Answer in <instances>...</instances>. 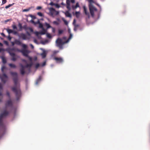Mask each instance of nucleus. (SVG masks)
<instances>
[{"label":"nucleus","instance_id":"obj_64","mask_svg":"<svg viewBox=\"0 0 150 150\" xmlns=\"http://www.w3.org/2000/svg\"><path fill=\"white\" fill-rule=\"evenodd\" d=\"M29 59L30 61H32V58L31 57H29Z\"/></svg>","mask_w":150,"mask_h":150},{"label":"nucleus","instance_id":"obj_27","mask_svg":"<svg viewBox=\"0 0 150 150\" xmlns=\"http://www.w3.org/2000/svg\"><path fill=\"white\" fill-rule=\"evenodd\" d=\"M16 50V49L15 48H12L10 49L9 50V52H11L13 51H15Z\"/></svg>","mask_w":150,"mask_h":150},{"label":"nucleus","instance_id":"obj_21","mask_svg":"<svg viewBox=\"0 0 150 150\" xmlns=\"http://www.w3.org/2000/svg\"><path fill=\"white\" fill-rule=\"evenodd\" d=\"M41 80V76H40L39 78L37 79L36 82V84H38V83Z\"/></svg>","mask_w":150,"mask_h":150},{"label":"nucleus","instance_id":"obj_25","mask_svg":"<svg viewBox=\"0 0 150 150\" xmlns=\"http://www.w3.org/2000/svg\"><path fill=\"white\" fill-rule=\"evenodd\" d=\"M6 30L7 32L9 34L12 33L13 32V30L9 29H6Z\"/></svg>","mask_w":150,"mask_h":150},{"label":"nucleus","instance_id":"obj_8","mask_svg":"<svg viewBox=\"0 0 150 150\" xmlns=\"http://www.w3.org/2000/svg\"><path fill=\"white\" fill-rule=\"evenodd\" d=\"M56 42L57 44V46L59 47H61L63 44L62 40L59 38H58Z\"/></svg>","mask_w":150,"mask_h":150},{"label":"nucleus","instance_id":"obj_10","mask_svg":"<svg viewBox=\"0 0 150 150\" xmlns=\"http://www.w3.org/2000/svg\"><path fill=\"white\" fill-rule=\"evenodd\" d=\"M18 36L20 38H21L23 40H25L27 38L26 35L23 33H21L18 35Z\"/></svg>","mask_w":150,"mask_h":150},{"label":"nucleus","instance_id":"obj_34","mask_svg":"<svg viewBox=\"0 0 150 150\" xmlns=\"http://www.w3.org/2000/svg\"><path fill=\"white\" fill-rule=\"evenodd\" d=\"M30 8H29L28 9H24L23 10V12H27L30 10Z\"/></svg>","mask_w":150,"mask_h":150},{"label":"nucleus","instance_id":"obj_4","mask_svg":"<svg viewBox=\"0 0 150 150\" xmlns=\"http://www.w3.org/2000/svg\"><path fill=\"white\" fill-rule=\"evenodd\" d=\"M0 79L1 82L3 83H5L8 80V77L5 73H3L1 75H0Z\"/></svg>","mask_w":150,"mask_h":150},{"label":"nucleus","instance_id":"obj_24","mask_svg":"<svg viewBox=\"0 0 150 150\" xmlns=\"http://www.w3.org/2000/svg\"><path fill=\"white\" fill-rule=\"evenodd\" d=\"M1 58L2 62L4 64L6 63V59L3 57H2Z\"/></svg>","mask_w":150,"mask_h":150},{"label":"nucleus","instance_id":"obj_20","mask_svg":"<svg viewBox=\"0 0 150 150\" xmlns=\"http://www.w3.org/2000/svg\"><path fill=\"white\" fill-rule=\"evenodd\" d=\"M67 8L69 10H70L71 9V8L70 7V3L69 2H68L67 1Z\"/></svg>","mask_w":150,"mask_h":150},{"label":"nucleus","instance_id":"obj_9","mask_svg":"<svg viewBox=\"0 0 150 150\" xmlns=\"http://www.w3.org/2000/svg\"><path fill=\"white\" fill-rule=\"evenodd\" d=\"M20 51L21 53H22L24 56L27 57H28V52L27 50H23Z\"/></svg>","mask_w":150,"mask_h":150},{"label":"nucleus","instance_id":"obj_42","mask_svg":"<svg viewBox=\"0 0 150 150\" xmlns=\"http://www.w3.org/2000/svg\"><path fill=\"white\" fill-rule=\"evenodd\" d=\"M54 13L55 15H57L59 14V12L57 11H56L55 10Z\"/></svg>","mask_w":150,"mask_h":150},{"label":"nucleus","instance_id":"obj_43","mask_svg":"<svg viewBox=\"0 0 150 150\" xmlns=\"http://www.w3.org/2000/svg\"><path fill=\"white\" fill-rule=\"evenodd\" d=\"M7 2L6 0H3L2 1V4H5Z\"/></svg>","mask_w":150,"mask_h":150},{"label":"nucleus","instance_id":"obj_23","mask_svg":"<svg viewBox=\"0 0 150 150\" xmlns=\"http://www.w3.org/2000/svg\"><path fill=\"white\" fill-rule=\"evenodd\" d=\"M41 55L42 57L43 58H44L46 57V53H45V52H44L42 53L41 54Z\"/></svg>","mask_w":150,"mask_h":150},{"label":"nucleus","instance_id":"obj_5","mask_svg":"<svg viewBox=\"0 0 150 150\" xmlns=\"http://www.w3.org/2000/svg\"><path fill=\"white\" fill-rule=\"evenodd\" d=\"M9 54L12 57L11 60L13 61H16L18 57L16 56L15 54L14 53L9 52Z\"/></svg>","mask_w":150,"mask_h":150},{"label":"nucleus","instance_id":"obj_22","mask_svg":"<svg viewBox=\"0 0 150 150\" xmlns=\"http://www.w3.org/2000/svg\"><path fill=\"white\" fill-rule=\"evenodd\" d=\"M8 65L10 67L12 68H15L16 67V65L13 64H8Z\"/></svg>","mask_w":150,"mask_h":150},{"label":"nucleus","instance_id":"obj_1","mask_svg":"<svg viewBox=\"0 0 150 150\" xmlns=\"http://www.w3.org/2000/svg\"><path fill=\"white\" fill-rule=\"evenodd\" d=\"M11 75L13 77V81L15 86L12 88V91L15 93L17 100H18L21 95V92L20 89L17 88L18 84V78L17 74L16 72H11Z\"/></svg>","mask_w":150,"mask_h":150},{"label":"nucleus","instance_id":"obj_29","mask_svg":"<svg viewBox=\"0 0 150 150\" xmlns=\"http://www.w3.org/2000/svg\"><path fill=\"white\" fill-rule=\"evenodd\" d=\"M18 26L20 28V30H21L23 28V26L22 25V24L20 23H19L18 24Z\"/></svg>","mask_w":150,"mask_h":150},{"label":"nucleus","instance_id":"obj_2","mask_svg":"<svg viewBox=\"0 0 150 150\" xmlns=\"http://www.w3.org/2000/svg\"><path fill=\"white\" fill-rule=\"evenodd\" d=\"M88 1L89 3L88 6L90 13L92 16L93 17L94 16V12L97 11V9L93 5V3L95 4V2L93 0H88Z\"/></svg>","mask_w":150,"mask_h":150},{"label":"nucleus","instance_id":"obj_35","mask_svg":"<svg viewBox=\"0 0 150 150\" xmlns=\"http://www.w3.org/2000/svg\"><path fill=\"white\" fill-rule=\"evenodd\" d=\"M39 27L40 28H43V25L42 24L40 23L39 24Z\"/></svg>","mask_w":150,"mask_h":150},{"label":"nucleus","instance_id":"obj_30","mask_svg":"<svg viewBox=\"0 0 150 150\" xmlns=\"http://www.w3.org/2000/svg\"><path fill=\"white\" fill-rule=\"evenodd\" d=\"M14 3H13L12 4H9L8 5L6 6H5V8L6 9H7L9 8V7L12 6L13 4H14Z\"/></svg>","mask_w":150,"mask_h":150},{"label":"nucleus","instance_id":"obj_26","mask_svg":"<svg viewBox=\"0 0 150 150\" xmlns=\"http://www.w3.org/2000/svg\"><path fill=\"white\" fill-rule=\"evenodd\" d=\"M80 12H79L76 11L75 12V15L77 18L79 17Z\"/></svg>","mask_w":150,"mask_h":150},{"label":"nucleus","instance_id":"obj_62","mask_svg":"<svg viewBox=\"0 0 150 150\" xmlns=\"http://www.w3.org/2000/svg\"><path fill=\"white\" fill-rule=\"evenodd\" d=\"M3 46V44L1 42H0V47H2Z\"/></svg>","mask_w":150,"mask_h":150},{"label":"nucleus","instance_id":"obj_53","mask_svg":"<svg viewBox=\"0 0 150 150\" xmlns=\"http://www.w3.org/2000/svg\"><path fill=\"white\" fill-rule=\"evenodd\" d=\"M11 44L12 46H14V45L16 44L15 43V41H14V42H12Z\"/></svg>","mask_w":150,"mask_h":150},{"label":"nucleus","instance_id":"obj_28","mask_svg":"<svg viewBox=\"0 0 150 150\" xmlns=\"http://www.w3.org/2000/svg\"><path fill=\"white\" fill-rule=\"evenodd\" d=\"M6 69V67L5 66H3L2 67H1V71L3 73H4V69Z\"/></svg>","mask_w":150,"mask_h":150},{"label":"nucleus","instance_id":"obj_40","mask_svg":"<svg viewBox=\"0 0 150 150\" xmlns=\"http://www.w3.org/2000/svg\"><path fill=\"white\" fill-rule=\"evenodd\" d=\"M38 15L40 16H43V14L41 12H38Z\"/></svg>","mask_w":150,"mask_h":150},{"label":"nucleus","instance_id":"obj_13","mask_svg":"<svg viewBox=\"0 0 150 150\" xmlns=\"http://www.w3.org/2000/svg\"><path fill=\"white\" fill-rule=\"evenodd\" d=\"M66 16L67 17L71 18V16L68 11H67L64 13Z\"/></svg>","mask_w":150,"mask_h":150},{"label":"nucleus","instance_id":"obj_44","mask_svg":"<svg viewBox=\"0 0 150 150\" xmlns=\"http://www.w3.org/2000/svg\"><path fill=\"white\" fill-rule=\"evenodd\" d=\"M12 27H13V29H17V28L15 25H13L12 26Z\"/></svg>","mask_w":150,"mask_h":150},{"label":"nucleus","instance_id":"obj_49","mask_svg":"<svg viewBox=\"0 0 150 150\" xmlns=\"http://www.w3.org/2000/svg\"><path fill=\"white\" fill-rule=\"evenodd\" d=\"M41 8H42L40 6H38L37 7L36 9L37 10H40V9H41Z\"/></svg>","mask_w":150,"mask_h":150},{"label":"nucleus","instance_id":"obj_46","mask_svg":"<svg viewBox=\"0 0 150 150\" xmlns=\"http://www.w3.org/2000/svg\"><path fill=\"white\" fill-rule=\"evenodd\" d=\"M14 35H17L18 34V33L16 31H13V32L12 33Z\"/></svg>","mask_w":150,"mask_h":150},{"label":"nucleus","instance_id":"obj_32","mask_svg":"<svg viewBox=\"0 0 150 150\" xmlns=\"http://www.w3.org/2000/svg\"><path fill=\"white\" fill-rule=\"evenodd\" d=\"M46 35H47V37L48 38H52L51 35H50V33H47L46 34Z\"/></svg>","mask_w":150,"mask_h":150},{"label":"nucleus","instance_id":"obj_16","mask_svg":"<svg viewBox=\"0 0 150 150\" xmlns=\"http://www.w3.org/2000/svg\"><path fill=\"white\" fill-rule=\"evenodd\" d=\"M79 7V4L78 2L76 4V5H73L72 6V8L73 10H75L77 8Z\"/></svg>","mask_w":150,"mask_h":150},{"label":"nucleus","instance_id":"obj_50","mask_svg":"<svg viewBox=\"0 0 150 150\" xmlns=\"http://www.w3.org/2000/svg\"><path fill=\"white\" fill-rule=\"evenodd\" d=\"M72 34H70L69 37V40L72 37Z\"/></svg>","mask_w":150,"mask_h":150},{"label":"nucleus","instance_id":"obj_19","mask_svg":"<svg viewBox=\"0 0 150 150\" xmlns=\"http://www.w3.org/2000/svg\"><path fill=\"white\" fill-rule=\"evenodd\" d=\"M45 25L47 29H49L52 28V26H51L49 24L47 23H45Z\"/></svg>","mask_w":150,"mask_h":150},{"label":"nucleus","instance_id":"obj_31","mask_svg":"<svg viewBox=\"0 0 150 150\" xmlns=\"http://www.w3.org/2000/svg\"><path fill=\"white\" fill-rule=\"evenodd\" d=\"M63 32V30H59L58 35H60Z\"/></svg>","mask_w":150,"mask_h":150},{"label":"nucleus","instance_id":"obj_36","mask_svg":"<svg viewBox=\"0 0 150 150\" xmlns=\"http://www.w3.org/2000/svg\"><path fill=\"white\" fill-rule=\"evenodd\" d=\"M51 28L52 29V32L53 33H54L55 32V28H54L52 27V28Z\"/></svg>","mask_w":150,"mask_h":150},{"label":"nucleus","instance_id":"obj_33","mask_svg":"<svg viewBox=\"0 0 150 150\" xmlns=\"http://www.w3.org/2000/svg\"><path fill=\"white\" fill-rule=\"evenodd\" d=\"M3 98L2 94L0 92V102L2 101V99Z\"/></svg>","mask_w":150,"mask_h":150},{"label":"nucleus","instance_id":"obj_57","mask_svg":"<svg viewBox=\"0 0 150 150\" xmlns=\"http://www.w3.org/2000/svg\"><path fill=\"white\" fill-rule=\"evenodd\" d=\"M64 23H65V24H66V25H67V24H68V23H67V21H65H65H64Z\"/></svg>","mask_w":150,"mask_h":150},{"label":"nucleus","instance_id":"obj_59","mask_svg":"<svg viewBox=\"0 0 150 150\" xmlns=\"http://www.w3.org/2000/svg\"><path fill=\"white\" fill-rule=\"evenodd\" d=\"M55 5L57 8H59V6L57 4H55Z\"/></svg>","mask_w":150,"mask_h":150},{"label":"nucleus","instance_id":"obj_60","mask_svg":"<svg viewBox=\"0 0 150 150\" xmlns=\"http://www.w3.org/2000/svg\"><path fill=\"white\" fill-rule=\"evenodd\" d=\"M76 20H75V19H74L73 21V24H74V23H76Z\"/></svg>","mask_w":150,"mask_h":150},{"label":"nucleus","instance_id":"obj_3","mask_svg":"<svg viewBox=\"0 0 150 150\" xmlns=\"http://www.w3.org/2000/svg\"><path fill=\"white\" fill-rule=\"evenodd\" d=\"M9 114V112L6 111H4L0 115V127L4 128V125L3 122L2 118L4 117H6Z\"/></svg>","mask_w":150,"mask_h":150},{"label":"nucleus","instance_id":"obj_48","mask_svg":"<svg viewBox=\"0 0 150 150\" xmlns=\"http://www.w3.org/2000/svg\"><path fill=\"white\" fill-rule=\"evenodd\" d=\"M46 62H45H45H44L42 63V67L44 66H45V64H46Z\"/></svg>","mask_w":150,"mask_h":150},{"label":"nucleus","instance_id":"obj_11","mask_svg":"<svg viewBox=\"0 0 150 150\" xmlns=\"http://www.w3.org/2000/svg\"><path fill=\"white\" fill-rule=\"evenodd\" d=\"M13 104L12 101L11 100H9L5 104V106L6 107H7L8 106H12Z\"/></svg>","mask_w":150,"mask_h":150},{"label":"nucleus","instance_id":"obj_58","mask_svg":"<svg viewBox=\"0 0 150 150\" xmlns=\"http://www.w3.org/2000/svg\"><path fill=\"white\" fill-rule=\"evenodd\" d=\"M4 50V49L2 48H0V52H1Z\"/></svg>","mask_w":150,"mask_h":150},{"label":"nucleus","instance_id":"obj_47","mask_svg":"<svg viewBox=\"0 0 150 150\" xmlns=\"http://www.w3.org/2000/svg\"><path fill=\"white\" fill-rule=\"evenodd\" d=\"M4 43L6 44V45H8V42L7 41H4Z\"/></svg>","mask_w":150,"mask_h":150},{"label":"nucleus","instance_id":"obj_38","mask_svg":"<svg viewBox=\"0 0 150 150\" xmlns=\"http://www.w3.org/2000/svg\"><path fill=\"white\" fill-rule=\"evenodd\" d=\"M21 45H22V46L24 48V49L26 48L27 46L26 45L24 44H22V43Z\"/></svg>","mask_w":150,"mask_h":150},{"label":"nucleus","instance_id":"obj_17","mask_svg":"<svg viewBox=\"0 0 150 150\" xmlns=\"http://www.w3.org/2000/svg\"><path fill=\"white\" fill-rule=\"evenodd\" d=\"M83 10L85 14L86 15L89 16V14L88 12H87V9L85 6L83 7Z\"/></svg>","mask_w":150,"mask_h":150},{"label":"nucleus","instance_id":"obj_6","mask_svg":"<svg viewBox=\"0 0 150 150\" xmlns=\"http://www.w3.org/2000/svg\"><path fill=\"white\" fill-rule=\"evenodd\" d=\"M54 59L57 63H62L64 61L62 57H55Z\"/></svg>","mask_w":150,"mask_h":150},{"label":"nucleus","instance_id":"obj_51","mask_svg":"<svg viewBox=\"0 0 150 150\" xmlns=\"http://www.w3.org/2000/svg\"><path fill=\"white\" fill-rule=\"evenodd\" d=\"M30 17L33 18V19H35V16H33L32 15H31L30 16Z\"/></svg>","mask_w":150,"mask_h":150},{"label":"nucleus","instance_id":"obj_7","mask_svg":"<svg viewBox=\"0 0 150 150\" xmlns=\"http://www.w3.org/2000/svg\"><path fill=\"white\" fill-rule=\"evenodd\" d=\"M20 65L21 67L20 69V71L21 74L23 75L25 73V67L22 64H20Z\"/></svg>","mask_w":150,"mask_h":150},{"label":"nucleus","instance_id":"obj_45","mask_svg":"<svg viewBox=\"0 0 150 150\" xmlns=\"http://www.w3.org/2000/svg\"><path fill=\"white\" fill-rule=\"evenodd\" d=\"M50 4L51 6H54L55 4H54L53 2H51L50 3Z\"/></svg>","mask_w":150,"mask_h":150},{"label":"nucleus","instance_id":"obj_37","mask_svg":"<svg viewBox=\"0 0 150 150\" xmlns=\"http://www.w3.org/2000/svg\"><path fill=\"white\" fill-rule=\"evenodd\" d=\"M53 23L57 25H58L59 24L56 21H54L52 22Z\"/></svg>","mask_w":150,"mask_h":150},{"label":"nucleus","instance_id":"obj_15","mask_svg":"<svg viewBox=\"0 0 150 150\" xmlns=\"http://www.w3.org/2000/svg\"><path fill=\"white\" fill-rule=\"evenodd\" d=\"M15 41L16 44L19 45H22V43L19 40L16 39L15 40Z\"/></svg>","mask_w":150,"mask_h":150},{"label":"nucleus","instance_id":"obj_14","mask_svg":"<svg viewBox=\"0 0 150 150\" xmlns=\"http://www.w3.org/2000/svg\"><path fill=\"white\" fill-rule=\"evenodd\" d=\"M46 32V30H45L43 28V31H42L40 33H39L37 32L35 33V34H36V35H38L39 33H40L41 34H42V35H44L45 33Z\"/></svg>","mask_w":150,"mask_h":150},{"label":"nucleus","instance_id":"obj_52","mask_svg":"<svg viewBox=\"0 0 150 150\" xmlns=\"http://www.w3.org/2000/svg\"><path fill=\"white\" fill-rule=\"evenodd\" d=\"M23 28L24 29H26L27 28V25H25L23 26Z\"/></svg>","mask_w":150,"mask_h":150},{"label":"nucleus","instance_id":"obj_18","mask_svg":"<svg viewBox=\"0 0 150 150\" xmlns=\"http://www.w3.org/2000/svg\"><path fill=\"white\" fill-rule=\"evenodd\" d=\"M33 64V62H31L30 64H28L25 66H24L25 68H28V67L30 68L32 67Z\"/></svg>","mask_w":150,"mask_h":150},{"label":"nucleus","instance_id":"obj_39","mask_svg":"<svg viewBox=\"0 0 150 150\" xmlns=\"http://www.w3.org/2000/svg\"><path fill=\"white\" fill-rule=\"evenodd\" d=\"M40 66V64L39 63H37L35 65V67L36 68H38Z\"/></svg>","mask_w":150,"mask_h":150},{"label":"nucleus","instance_id":"obj_55","mask_svg":"<svg viewBox=\"0 0 150 150\" xmlns=\"http://www.w3.org/2000/svg\"><path fill=\"white\" fill-rule=\"evenodd\" d=\"M30 45L31 46V47L32 49H33L34 48V47L33 46L32 44H30Z\"/></svg>","mask_w":150,"mask_h":150},{"label":"nucleus","instance_id":"obj_12","mask_svg":"<svg viewBox=\"0 0 150 150\" xmlns=\"http://www.w3.org/2000/svg\"><path fill=\"white\" fill-rule=\"evenodd\" d=\"M50 11L51 15L52 16L55 15L54 11L55 9L52 8H50Z\"/></svg>","mask_w":150,"mask_h":150},{"label":"nucleus","instance_id":"obj_63","mask_svg":"<svg viewBox=\"0 0 150 150\" xmlns=\"http://www.w3.org/2000/svg\"><path fill=\"white\" fill-rule=\"evenodd\" d=\"M2 85L0 83V89H2Z\"/></svg>","mask_w":150,"mask_h":150},{"label":"nucleus","instance_id":"obj_54","mask_svg":"<svg viewBox=\"0 0 150 150\" xmlns=\"http://www.w3.org/2000/svg\"><path fill=\"white\" fill-rule=\"evenodd\" d=\"M71 2L72 3H74L75 2V0H71Z\"/></svg>","mask_w":150,"mask_h":150},{"label":"nucleus","instance_id":"obj_41","mask_svg":"<svg viewBox=\"0 0 150 150\" xmlns=\"http://www.w3.org/2000/svg\"><path fill=\"white\" fill-rule=\"evenodd\" d=\"M6 94L8 97H10V95L9 92L8 91H7L6 92Z\"/></svg>","mask_w":150,"mask_h":150},{"label":"nucleus","instance_id":"obj_61","mask_svg":"<svg viewBox=\"0 0 150 150\" xmlns=\"http://www.w3.org/2000/svg\"><path fill=\"white\" fill-rule=\"evenodd\" d=\"M1 34V35H3V36H4V37H5V35L4 33H2Z\"/></svg>","mask_w":150,"mask_h":150},{"label":"nucleus","instance_id":"obj_56","mask_svg":"<svg viewBox=\"0 0 150 150\" xmlns=\"http://www.w3.org/2000/svg\"><path fill=\"white\" fill-rule=\"evenodd\" d=\"M8 39L9 40H10L11 39V37L10 36H9L8 37Z\"/></svg>","mask_w":150,"mask_h":150}]
</instances>
